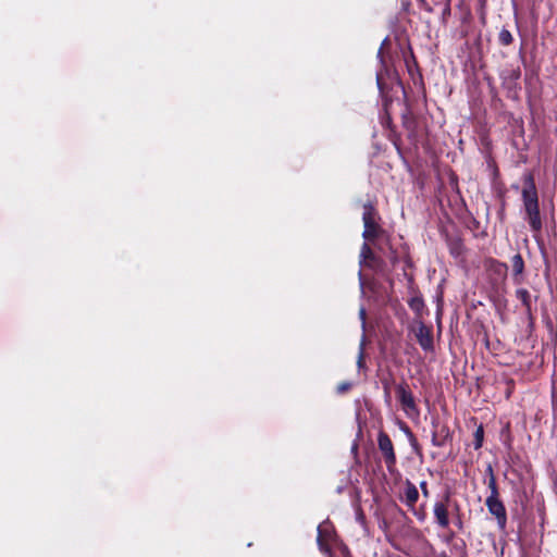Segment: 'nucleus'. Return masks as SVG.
<instances>
[{"mask_svg":"<svg viewBox=\"0 0 557 557\" xmlns=\"http://www.w3.org/2000/svg\"><path fill=\"white\" fill-rule=\"evenodd\" d=\"M522 182L521 200L524 210V220L528 222L533 237L536 238L542 233L543 219L540 211L539 191L533 173L530 171L525 172L522 176Z\"/></svg>","mask_w":557,"mask_h":557,"instance_id":"nucleus-1","label":"nucleus"},{"mask_svg":"<svg viewBox=\"0 0 557 557\" xmlns=\"http://www.w3.org/2000/svg\"><path fill=\"white\" fill-rule=\"evenodd\" d=\"M377 211L374 205L371 201H368L363 205V232L362 237L366 242L374 243L376 238L384 233V230L376 222Z\"/></svg>","mask_w":557,"mask_h":557,"instance_id":"nucleus-2","label":"nucleus"},{"mask_svg":"<svg viewBox=\"0 0 557 557\" xmlns=\"http://www.w3.org/2000/svg\"><path fill=\"white\" fill-rule=\"evenodd\" d=\"M377 447L383 456L387 471L394 474L396 471L397 456L389 435L384 431H380L377 434Z\"/></svg>","mask_w":557,"mask_h":557,"instance_id":"nucleus-3","label":"nucleus"},{"mask_svg":"<svg viewBox=\"0 0 557 557\" xmlns=\"http://www.w3.org/2000/svg\"><path fill=\"white\" fill-rule=\"evenodd\" d=\"M409 331L414 334L422 350L425 352L434 350L433 329L431 325H426L419 320L409 326Z\"/></svg>","mask_w":557,"mask_h":557,"instance_id":"nucleus-4","label":"nucleus"},{"mask_svg":"<svg viewBox=\"0 0 557 557\" xmlns=\"http://www.w3.org/2000/svg\"><path fill=\"white\" fill-rule=\"evenodd\" d=\"M453 441V433L446 423H441L438 419L432 420V437L433 446L443 447Z\"/></svg>","mask_w":557,"mask_h":557,"instance_id":"nucleus-5","label":"nucleus"},{"mask_svg":"<svg viewBox=\"0 0 557 557\" xmlns=\"http://www.w3.org/2000/svg\"><path fill=\"white\" fill-rule=\"evenodd\" d=\"M485 505L488 512L496 518L499 529L505 530L507 525V511L499 497H487Z\"/></svg>","mask_w":557,"mask_h":557,"instance_id":"nucleus-6","label":"nucleus"},{"mask_svg":"<svg viewBox=\"0 0 557 557\" xmlns=\"http://www.w3.org/2000/svg\"><path fill=\"white\" fill-rule=\"evenodd\" d=\"M401 122L404 128L407 131L408 139L417 144L418 141V120L416 115L412 113L410 108H406V110L401 114Z\"/></svg>","mask_w":557,"mask_h":557,"instance_id":"nucleus-7","label":"nucleus"},{"mask_svg":"<svg viewBox=\"0 0 557 557\" xmlns=\"http://www.w3.org/2000/svg\"><path fill=\"white\" fill-rule=\"evenodd\" d=\"M360 264L369 269H377L383 264V260L375 256L368 242H364L361 246Z\"/></svg>","mask_w":557,"mask_h":557,"instance_id":"nucleus-8","label":"nucleus"},{"mask_svg":"<svg viewBox=\"0 0 557 557\" xmlns=\"http://www.w3.org/2000/svg\"><path fill=\"white\" fill-rule=\"evenodd\" d=\"M412 296L408 299L407 304L409 308L413 311L416 317L421 320L424 315L426 308L423 300V297L421 293L414 288L413 286L410 287Z\"/></svg>","mask_w":557,"mask_h":557,"instance_id":"nucleus-9","label":"nucleus"},{"mask_svg":"<svg viewBox=\"0 0 557 557\" xmlns=\"http://www.w3.org/2000/svg\"><path fill=\"white\" fill-rule=\"evenodd\" d=\"M400 499L409 509H413V506H416L419 499V491L417 486L408 479L404 483V490L400 495Z\"/></svg>","mask_w":557,"mask_h":557,"instance_id":"nucleus-10","label":"nucleus"},{"mask_svg":"<svg viewBox=\"0 0 557 557\" xmlns=\"http://www.w3.org/2000/svg\"><path fill=\"white\" fill-rule=\"evenodd\" d=\"M403 411L409 417H418L420 414V410L418 404L416 401V397L409 387L407 393L404 395V398L399 401Z\"/></svg>","mask_w":557,"mask_h":557,"instance_id":"nucleus-11","label":"nucleus"},{"mask_svg":"<svg viewBox=\"0 0 557 557\" xmlns=\"http://www.w3.org/2000/svg\"><path fill=\"white\" fill-rule=\"evenodd\" d=\"M380 383L383 388L384 403L387 406L392 405V386L395 384V376L391 370H387L380 376Z\"/></svg>","mask_w":557,"mask_h":557,"instance_id":"nucleus-12","label":"nucleus"},{"mask_svg":"<svg viewBox=\"0 0 557 557\" xmlns=\"http://www.w3.org/2000/svg\"><path fill=\"white\" fill-rule=\"evenodd\" d=\"M516 297L521 301V304L524 308V312L528 317V320H529L530 324L532 325L534 322V317L532 313V300H531V295H530L529 290L527 288H518L516 290Z\"/></svg>","mask_w":557,"mask_h":557,"instance_id":"nucleus-13","label":"nucleus"},{"mask_svg":"<svg viewBox=\"0 0 557 557\" xmlns=\"http://www.w3.org/2000/svg\"><path fill=\"white\" fill-rule=\"evenodd\" d=\"M433 511L436 519V523L443 529L448 528L449 517L447 505L444 502H437L434 505Z\"/></svg>","mask_w":557,"mask_h":557,"instance_id":"nucleus-14","label":"nucleus"},{"mask_svg":"<svg viewBox=\"0 0 557 557\" xmlns=\"http://www.w3.org/2000/svg\"><path fill=\"white\" fill-rule=\"evenodd\" d=\"M525 264L521 253H516L511 258L512 277L516 283H521L524 273Z\"/></svg>","mask_w":557,"mask_h":557,"instance_id":"nucleus-15","label":"nucleus"},{"mask_svg":"<svg viewBox=\"0 0 557 557\" xmlns=\"http://www.w3.org/2000/svg\"><path fill=\"white\" fill-rule=\"evenodd\" d=\"M487 270L493 274L497 275L499 278L504 280L506 276L508 267L506 263L500 262L496 259H490L487 261Z\"/></svg>","mask_w":557,"mask_h":557,"instance_id":"nucleus-16","label":"nucleus"},{"mask_svg":"<svg viewBox=\"0 0 557 557\" xmlns=\"http://www.w3.org/2000/svg\"><path fill=\"white\" fill-rule=\"evenodd\" d=\"M449 252L453 257L458 258L465 251L462 239L459 237H450L447 239Z\"/></svg>","mask_w":557,"mask_h":557,"instance_id":"nucleus-17","label":"nucleus"},{"mask_svg":"<svg viewBox=\"0 0 557 557\" xmlns=\"http://www.w3.org/2000/svg\"><path fill=\"white\" fill-rule=\"evenodd\" d=\"M487 472H488L487 487L490 490V495L487 497H499L496 476H495L491 466L487 467Z\"/></svg>","mask_w":557,"mask_h":557,"instance_id":"nucleus-18","label":"nucleus"},{"mask_svg":"<svg viewBox=\"0 0 557 557\" xmlns=\"http://www.w3.org/2000/svg\"><path fill=\"white\" fill-rule=\"evenodd\" d=\"M497 39H498V44L503 47H508V46L512 45L515 41L511 32L506 27H503L499 30Z\"/></svg>","mask_w":557,"mask_h":557,"instance_id":"nucleus-19","label":"nucleus"},{"mask_svg":"<svg viewBox=\"0 0 557 557\" xmlns=\"http://www.w3.org/2000/svg\"><path fill=\"white\" fill-rule=\"evenodd\" d=\"M521 71L520 67L511 69L507 72V76L504 78V74L502 75L503 78V85L504 84H516V82L520 78Z\"/></svg>","mask_w":557,"mask_h":557,"instance_id":"nucleus-20","label":"nucleus"},{"mask_svg":"<svg viewBox=\"0 0 557 557\" xmlns=\"http://www.w3.org/2000/svg\"><path fill=\"white\" fill-rule=\"evenodd\" d=\"M409 387L410 386L405 379H403L398 384L395 385V393L398 401H400L401 398H404V395L407 393Z\"/></svg>","mask_w":557,"mask_h":557,"instance_id":"nucleus-21","label":"nucleus"},{"mask_svg":"<svg viewBox=\"0 0 557 557\" xmlns=\"http://www.w3.org/2000/svg\"><path fill=\"white\" fill-rule=\"evenodd\" d=\"M474 436V442H473V446H474V449H480L483 445V440H484V429H483V425H479L473 434Z\"/></svg>","mask_w":557,"mask_h":557,"instance_id":"nucleus-22","label":"nucleus"},{"mask_svg":"<svg viewBox=\"0 0 557 557\" xmlns=\"http://www.w3.org/2000/svg\"><path fill=\"white\" fill-rule=\"evenodd\" d=\"M404 431L408 435L409 442H410L411 446L413 447V449L416 450V453L420 454L418 441H417L414 434L411 432L410 428L405 424Z\"/></svg>","mask_w":557,"mask_h":557,"instance_id":"nucleus-23","label":"nucleus"},{"mask_svg":"<svg viewBox=\"0 0 557 557\" xmlns=\"http://www.w3.org/2000/svg\"><path fill=\"white\" fill-rule=\"evenodd\" d=\"M453 549L458 554L459 557H468L466 542L460 540L459 543L453 545Z\"/></svg>","mask_w":557,"mask_h":557,"instance_id":"nucleus-24","label":"nucleus"},{"mask_svg":"<svg viewBox=\"0 0 557 557\" xmlns=\"http://www.w3.org/2000/svg\"><path fill=\"white\" fill-rule=\"evenodd\" d=\"M357 367L359 370H364L367 368L366 355H364V349H363L362 345L359 348V354H358V358H357Z\"/></svg>","mask_w":557,"mask_h":557,"instance_id":"nucleus-25","label":"nucleus"},{"mask_svg":"<svg viewBox=\"0 0 557 557\" xmlns=\"http://www.w3.org/2000/svg\"><path fill=\"white\" fill-rule=\"evenodd\" d=\"M443 5H444V8L442 11V23L446 24L449 16L451 15V5H450V3H445Z\"/></svg>","mask_w":557,"mask_h":557,"instance_id":"nucleus-26","label":"nucleus"},{"mask_svg":"<svg viewBox=\"0 0 557 557\" xmlns=\"http://www.w3.org/2000/svg\"><path fill=\"white\" fill-rule=\"evenodd\" d=\"M412 513L417 517L419 521H424L426 518V512L423 508L417 509L416 506H413V509H410Z\"/></svg>","mask_w":557,"mask_h":557,"instance_id":"nucleus-27","label":"nucleus"},{"mask_svg":"<svg viewBox=\"0 0 557 557\" xmlns=\"http://www.w3.org/2000/svg\"><path fill=\"white\" fill-rule=\"evenodd\" d=\"M351 386L352 385L350 382H342L337 385V393L344 394V393L348 392L351 388Z\"/></svg>","mask_w":557,"mask_h":557,"instance_id":"nucleus-28","label":"nucleus"},{"mask_svg":"<svg viewBox=\"0 0 557 557\" xmlns=\"http://www.w3.org/2000/svg\"><path fill=\"white\" fill-rule=\"evenodd\" d=\"M391 140L393 141L397 151L400 152V137L393 129H392Z\"/></svg>","mask_w":557,"mask_h":557,"instance_id":"nucleus-29","label":"nucleus"},{"mask_svg":"<svg viewBox=\"0 0 557 557\" xmlns=\"http://www.w3.org/2000/svg\"><path fill=\"white\" fill-rule=\"evenodd\" d=\"M420 488L422 491L423 496L429 497V488L426 481L420 482Z\"/></svg>","mask_w":557,"mask_h":557,"instance_id":"nucleus-30","label":"nucleus"},{"mask_svg":"<svg viewBox=\"0 0 557 557\" xmlns=\"http://www.w3.org/2000/svg\"><path fill=\"white\" fill-rule=\"evenodd\" d=\"M420 1H421L422 7H423V9H424L425 11H428V12H430V13H432V12L434 11L433 7H432V5H430V4H428L424 0H420Z\"/></svg>","mask_w":557,"mask_h":557,"instance_id":"nucleus-31","label":"nucleus"},{"mask_svg":"<svg viewBox=\"0 0 557 557\" xmlns=\"http://www.w3.org/2000/svg\"><path fill=\"white\" fill-rule=\"evenodd\" d=\"M382 123L384 126H387L389 128L392 127V117L389 116V114H386V117Z\"/></svg>","mask_w":557,"mask_h":557,"instance_id":"nucleus-32","label":"nucleus"},{"mask_svg":"<svg viewBox=\"0 0 557 557\" xmlns=\"http://www.w3.org/2000/svg\"><path fill=\"white\" fill-rule=\"evenodd\" d=\"M389 260L393 264H395L397 262V253L396 251L392 250L391 249V257H389Z\"/></svg>","mask_w":557,"mask_h":557,"instance_id":"nucleus-33","label":"nucleus"},{"mask_svg":"<svg viewBox=\"0 0 557 557\" xmlns=\"http://www.w3.org/2000/svg\"><path fill=\"white\" fill-rule=\"evenodd\" d=\"M455 537V533L453 531H450L444 539V541L446 543H450L453 541V539Z\"/></svg>","mask_w":557,"mask_h":557,"instance_id":"nucleus-34","label":"nucleus"},{"mask_svg":"<svg viewBox=\"0 0 557 557\" xmlns=\"http://www.w3.org/2000/svg\"><path fill=\"white\" fill-rule=\"evenodd\" d=\"M434 5L451 3V0H432Z\"/></svg>","mask_w":557,"mask_h":557,"instance_id":"nucleus-35","label":"nucleus"},{"mask_svg":"<svg viewBox=\"0 0 557 557\" xmlns=\"http://www.w3.org/2000/svg\"><path fill=\"white\" fill-rule=\"evenodd\" d=\"M360 317H361L362 321L366 320V310H364V308L360 309Z\"/></svg>","mask_w":557,"mask_h":557,"instance_id":"nucleus-36","label":"nucleus"},{"mask_svg":"<svg viewBox=\"0 0 557 557\" xmlns=\"http://www.w3.org/2000/svg\"><path fill=\"white\" fill-rule=\"evenodd\" d=\"M456 524H457V527H458V529H459V530H461V529H462V527H463L462 521H461V519H460V518H458V520H457Z\"/></svg>","mask_w":557,"mask_h":557,"instance_id":"nucleus-37","label":"nucleus"},{"mask_svg":"<svg viewBox=\"0 0 557 557\" xmlns=\"http://www.w3.org/2000/svg\"><path fill=\"white\" fill-rule=\"evenodd\" d=\"M453 181L455 183L456 188L458 189V183H457V178L455 176L453 177Z\"/></svg>","mask_w":557,"mask_h":557,"instance_id":"nucleus-38","label":"nucleus"},{"mask_svg":"<svg viewBox=\"0 0 557 557\" xmlns=\"http://www.w3.org/2000/svg\"><path fill=\"white\" fill-rule=\"evenodd\" d=\"M411 59H412L413 63L417 64L416 58H414V55L412 53H411Z\"/></svg>","mask_w":557,"mask_h":557,"instance_id":"nucleus-39","label":"nucleus"}]
</instances>
